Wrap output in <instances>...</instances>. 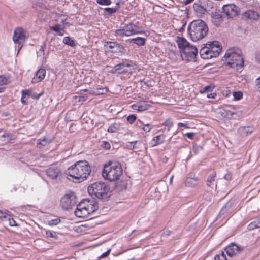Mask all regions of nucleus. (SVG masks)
I'll return each instance as SVG.
<instances>
[{
	"mask_svg": "<svg viewBox=\"0 0 260 260\" xmlns=\"http://www.w3.org/2000/svg\"><path fill=\"white\" fill-rule=\"evenodd\" d=\"M9 223L10 226L16 225V221L13 218H9Z\"/></svg>",
	"mask_w": 260,
	"mask_h": 260,
	"instance_id": "603ef678",
	"label": "nucleus"
},
{
	"mask_svg": "<svg viewBox=\"0 0 260 260\" xmlns=\"http://www.w3.org/2000/svg\"><path fill=\"white\" fill-rule=\"evenodd\" d=\"M163 125L167 127L168 131H169L170 129L172 127L173 125V122L171 119H168L163 123Z\"/></svg>",
	"mask_w": 260,
	"mask_h": 260,
	"instance_id": "c9c22d12",
	"label": "nucleus"
},
{
	"mask_svg": "<svg viewBox=\"0 0 260 260\" xmlns=\"http://www.w3.org/2000/svg\"><path fill=\"white\" fill-rule=\"evenodd\" d=\"M121 63L123 64V65H122L123 67H129L131 66V64L128 63Z\"/></svg>",
	"mask_w": 260,
	"mask_h": 260,
	"instance_id": "0e129e2a",
	"label": "nucleus"
},
{
	"mask_svg": "<svg viewBox=\"0 0 260 260\" xmlns=\"http://www.w3.org/2000/svg\"><path fill=\"white\" fill-rule=\"evenodd\" d=\"M122 65H123V64L121 63L116 64L114 67L116 68V69H117V71H118V70L122 69V68H123Z\"/></svg>",
	"mask_w": 260,
	"mask_h": 260,
	"instance_id": "13d9d810",
	"label": "nucleus"
},
{
	"mask_svg": "<svg viewBox=\"0 0 260 260\" xmlns=\"http://www.w3.org/2000/svg\"><path fill=\"white\" fill-rule=\"evenodd\" d=\"M126 36H129L136 34H138L136 30V26L133 24H129L126 25L124 28Z\"/></svg>",
	"mask_w": 260,
	"mask_h": 260,
	"instance_id": "f3484780",
	"label": "nucleus"
},
{
	"mask_svg": "<svg viewBox=\"0 0 260 260\" xmlns=\"http://www.w3.org/2000/svg\"><path fill=\"white\" fill-rule=\"evenodd\" d=\"M117 71V70L116 69V68L114 67L111 71V73H115Z\"/></svg>",
	"mask_w": 260,
	"mask_h": 260,
	"instance_id": "338daca9",
	"label": "nucleus"
},
{
	"mask_svg": "<svg viewBox=\"0 0 260 260\" xmlns=\"http://www.w3.org/2000/svg\"><path fill=\"white\" fill-rule=\"evenodd\" d=\"M137 143V141H134V142H128L129 145H127V146L128 147H129L131 149H135V146H134V145L133 144H136Z\"/></svg>",
	"mask_w": 260,
	"mask_h": 260,
	"instance_id": "6e6d98bb",
	"label": "nucleus"
},
{
	"mask_svg": "<svg viewBox=\"0 0 260 260\" xmlns=\"http://www.w3.org/2000/svg\"><path fill=\"white\" fill-rule=\"evenodd\" d=\"M214 86L210 85H208V86H206L205 87H204L202 90L201 91V92H211L213 90V89H214Z\"/></svg>",
	"mask_w": 260,
	"mask_h": 260,
	"instance_id": "ea45409f",
	"label": "nucleus"
},
{
	"mask_svg": "<svg viewBox=\"0 0 260 260\" xmlns=\"http://www.w3.org/2000/svg\"><path fill=\"white\" fill-rule=\"evenodd\" d=\"M256 58L257 61L260 62V52L257 53L256 55Z\"/></svg>",
	"mask_w": 260,
	"mask_h": 260,
	"instance_id": "e2e57ef3",
	"label": "nucleus"
},
{
	"mask_svg": "<svg viewBox=\"0 0 260 260\" xmlns=\"http://www.w3.org/2000/svg\"><path fill=\"white\" fill-rule=\"evenodd\" d=\"M248 227H249V229H250V230L253 229L254 228H259L260 227V218L258 219V222L256 225L254 224L253 223H251L249 225Z\"/></svg>",
	"mask_w": 260,
	"mask_h": 260,
	"instance_id": "de8ad7c7",
	"label": "nucleus"
},
{
	"mask_svg": "<svg viewBox=\"0 0 260 260\" xmlns=\"http://www.w3.org/2000/svg\"><path fill=\"white\" fill-rule=\"evenodd\" d=\"M243 17L248 19L256 20L259 18L258 13L253 10H248L243 14Z\"/></svg>",
	"mask_w": 260,
	"mask_h": 260,
	"instance_id": "a211bd4d",
	"label": "nucleus"
},
{
	"mask_svg": "<svg viewBox=\"0 0 260 260\" xmlns=\"http://www.w3.org/2000/svg\"><path fill=\"white\" fill-rule=\"evenodd\" d=\"M200 54L201 57L203 59H210L211 58V54L210 53V51L207 46V44H206L205 46L202 47L200 51Z\"/></svg>",
	"mask_w": 260,
	"mask_h": 260,
	"instance_id": "6ab92c4d",
	"label": "nucleus"
},
{
	"mask_svg": "<svg viewBox=\"0 0 260 260\" xmlns=\"http://www.w3.org/2000/svg\"><path fill=\"white\" fill-rule=\"evenodd\" d=\"M101 147L106 150H108L110 148V144L109 142L106 141L102 142Z\"/></svg>",
	"mask_w": 260,
	"mask_h": 260,
	"instance_id": "a18cd8bd",
	"label": "nucleus"
},
{
	"mask_svg": "<svg viewBox=\"0 0 260 260\" xmlns=\"http://www.w3.org/2000/svg\"><path fill=\"white\" fill-rule=\"evenodd\" d=\"M46 173L49 177L54 179L60 173V170L56 166L53 165L47 169Z\"/></svg>",
	"mask_w": 260,
	"mask_h": 260,
	"instance_id": "4468645a",
	"label": "nucleus"
},
{
	"mask_svg": "<svg viewBox=\"0 0 260 260\" xmlns=\"http://www.w3.org/2000/svg\"><path fill=\"white\" fill-rule=\"evenodd\" d=\"M187 31L190 39L196 42L202 39L207 35L208 27L204 21L198 19L193 20L189 24Z\"/></svg>",
	"mask_w": 260,
	"mask_h": 260,
	"instance_id": "7ed1b4c3",
	"label": "nucleus"
},
{
	"mask_svg": "<svg viewBox=\"0 0 260 260\" xmlns=\"http://www.w3.org/2000/svg\"><path fill=\"white\" fill-rule=\"evenodd\" d=\"M42 93H40L38 95H34L33 97L36 99H38L42 95Z\"/></svg>",
	"mask_w": 260,
	"mask_h": 260,
	"instance_id": "774afa93",
	"label": "nucleus"
},
{
	"mask_svg": "<svg viewBox=\"0 0 260 260\" xmlns=\"http://www.w3.org/2000/svg\"><path fill=\"white\" fill-rule=\"evenodd\" d=\"M74 98L76 100V102H78L80 104H82L87 99L88 96L87 94L76 95Z\"/></svg>",
	"mask_w": 260,
	"mask_h": 260,
	"instance_id": "c756f323",
	"label": "nucleus"
},
{
	"mask_svg": "<svg viewBox=\"0 0 260 260\" xmlns=\"http://www.w3.org/2000/svg\"><path fill=\"white\" fill-rule=\"evenodd\" d=\"M102 174L105 179L110 181L118 180L122 174L121 164L117 161H109L104 165Z\"/></svg>",
	"mask_w": 260,
	"mask_h": 260,
	"instance_id": "423d86ee",
	"label": "nucleus"
},
{
	"mask_svg": "<svg viewBox=\"0 0 260 260\" xmlns=\"http://www.w3.org/2000/svg\"><path fill=\"white\" fill-rule=\"evenodd\" d=\"M31 92V90H25L22 91V94L26 98V95H30Z\"/></svg>",
	"mask_w": 260,
	"mask_h": 260,
	"instance_id": "8fccbe9b",
	"label": "nucleus"
},
{
	"mask_svg": "<svg viewBox=\"0 0 260 260\" xmlns=\"http://www.w3.org/2000/svg\"><path fill=\"white\" fill-rule=\"evenodd\" d=\"M52 142L50 139L44 137L42 139H39L37 141V147L39 148H42L43 146L48 145Z\"/></svg>",
	"mask_w": 260,
	"mask_h": 260,
	"instance_id": "4be33fe9",
	"label": "nucleus"
},
{
	"mask_svg": "<svg viewBox=\"0 0 260 260\" xmlns=\"http://www.w3.org/2000/svg\"><path fill=\"white\" fill-rule=\"evenodd\" d=\"M98 209V206L95 201L84 199L77 205L74 214L78 218H88Z\"/></svg>",
	"mask_w": 260,
	"mask_h": 260,
	"instance_id": "39448f33",
	"label": "nucleus"
},
{
	"mask_svg": "<svg viewBox=\"0 0 260 260\" xmlns=\"http://www.w3.org/2000/svg\"><path fill=\"white\" fill-rule=\"evenodd\" d=\"M109 187L103 182H94L88 187L89 194L93 198L104 199L108 197Z\"/></svg>",
	"mask_w": 260,
	"mask_h": 260,
	"instance_id": "0eeeda50",
	"label": "nucleus"
},
{
	"mask_svg": "<svg viewBox=\"0 0 260 260\" xmlns=\"http://www.w3.org/2000/svg\"><path fill=\"white\" fill-rule=\"evenodd\" d=\"M110 251H111V250L109 249L107 251L103 253L100 256H99V258H103L106 257L107 256H108L110 254Z\"/></svg>",
	"mask_w": 260,
	"mask_h": 260,
	"instance_id": "3c124183",
	"label": "nucleus"
},
{
	"mask_svg": "<svg viewBox=\"0 0 260 260\" xmlns=\"http://www.w3.org/2000/svg\"><path fill=\"white\" fill-rule=\"evenodd\" d=\"M150 105L146 103H137L134 104L132 107L134 110L138 111H143L147 110L150 107Z\"/></svg>",
	"mask_w": 260,
	"mask_h": 260,
	"instance_id": "412c9836",
	"label": "nucleus"
},
{
	"mask_svg": "<svg viewBox=\"0 0 260 260\" xmlns=\"http://www.w3.org/2000/svg\"><path fill=\"white\" fill-rule=\"evenodd\" d=\"M233 96L235 100H240L242 97V93L241 92H234Z\"/></svg>",
	"mask_w": 260,
	"mask_h": 260,
	"instance_id": "c03bdc74",
	"label": "nucleus"
},
{
	"mask_svg": "<svg viewBox=\"0 0 260 260\" xmlns=\"http://www.w3.org/2000/svg\"><path fill=\"white\" fill-rule=\"evenodd\" d=\"M225 66L237 70L243 66L244 61L241 55V51L238 48H233L228 49L224 57Z\"/></svg>",
	"mask_w": 260,
	"mask_h": 260,
	"instance_id": "20e7f679",
	"label": "nucleus"
},
{
	"mask_svg": "<svg viewBox=\"0 0 260 260\" xmlns=\"http://www.w3.org/2000/svg\"><path fill=\"white\" fill-rule=\"evenodd\" d=\"M51 29L58 32L60 36L63 35V33L61 32V30L59 25H56L55 26H52L51 27Z\"/></svg>",
	"mask_w": 260,
	"mask_h": 260,
	"instance_id": "4c0bfd02",
	"label": "nucleus"
},
{
	"mask_svg": "<svg viewBox=\"0 0 260 260\" xmlns=\"http://www.w3.org/2000/svg\"><path fill=\"white\" fill-rule=\"evenodd\" d=\"M178 127H184L185 128H188V127L186 124L181 123V122H179L178 123Z\"/></svg>",
	"mask_w": 260,
	"mask_h": 260,
	"instance_id": "4d7b16f0",
	"label": "nucleus"
},
{
	"mask_svg": "<svg viewBox=\"0 0 260 260\" xmlns=\"http://www.w3.org/2000/svg\"><path fill=\"white\" fill-rule=\"evenodd\" d=\"M215 173H213L208 176L207 180V185L208 186L211 187L213 184V183L215 180Z\"/></svg>",
	"mask_w": 260,
	"mask_h": 260,
	"instance_id": "c85d7f7f",
	"label": "nucleus"
},
{
	"mask_svg": "<svg viewBox=\"0 0 260 260\" xmlns=\"http://www.w3.org/2000/svg\"><path fill=\"white\" fill-rule=\"evenodd\" d=\"M226 206H224L221 210L220 212V214H223L226 211Z\"/></svg>",
	"mask_w": 260,
	"mask_h": 260,
	"instance_id": "052dcab7",
	"label": "nucleus"
},
{
	"mask_svg": "<svg viewBox=\"0 0 260 260\" xmlns=\"http://www.w3.org/2000/svg\"><path fill=\"white\" fill-rule=\"evenodd\" d=\"M8 211L5 210L4 212L0 210V218H6L8 215Z\"/></svg>",
	"mask_w": 260,
	"mask_h": 260,
	"instance_id": "09e8293b",
	"label": "nucleus"
},
{
	"mask_svg": "<svg viewBox=\"0 0 260 260\" xmlns=\"http://www.w3.org/2000/svg\"><path fill=\"white\" fill-rule=\"evenodd\" d=\"M28 32L22 27H17L14 32L13 40L16 44H17V48L19 51L23 46V42L28 38Z\"/></svg>",
	"mask_w": 260,
	"mask_h": 260,
	"instance_id": "6e6552de",
	"label": "nucleus"
},
{
	"mask_svg": "<svg viewBox=\"0 0 260 260\" xmlns=\"http://www.w3.org/2000/svg\"><path fill=\"white\" fill-rule=\"evenodd\" d=\"M45 235L48 238H52L55 239L57 238V236L55 232L49 230L45 231Z\"/></svg>",
	"mask_w": 260,
	"mask_h": 260,
	"instance_id": "72a5a7b5",
	"label": "nucleus"
},
{
	"mask_svg": "<svg viewBox=\"0 0 260 260\" xmlns=\"http://www.w3.org/2000/svg\"><path fill=\"white\" fill-rule=\"evenodd\" d=\"M96 2L101 5H109L111 3V0H96Z\"/></svg>",
	"mask_w": 260,
	"mask_h": 260,
	"instance_id": "a19ab883",
	"label": "nucleus"
},
{
	"mask_svg": "<svg viewBox=\"0 0 260 260\" xmlns=\"http://www.w3.org/2000/svg\"><path fill=\"white\" fill-rule=\"evenodd\" d=\"M253 129L252 128L248 126H243L239 128L238 132L240 135L242 137L246 136L250 134Z\"/></svg>",
	"mask_w": 260,
	"mask_h": 260,
	"instance_id": "aec40b11",
	"label": "nucleus"
},
{
	"mask_svg": "<svg viewBox=\"0 0 260 260\" xmlns=\"http://www.w3.org/2000/svg\"><path fill=\"white\" fill-rule=\"evenodd\" d=\"M136 120V116L135 115L132 114L127 117V121L130 123L133 124Z\"/></svg>",
	"mask_w": 260,
	"mask_h": 260,
	"instance_id": "79ce46f5",
	"label": "nucleus"
},
{
	"mask_svg": "<svg viewBox=\"0 0 260 260\" xmlns=\"http://www.w3.org/2000/svg\"><path fill=\"white\" fill-rule=\"evenodd\" d=\"M198 185V178H188L186 181V185L194 187Z\"/></svg>",
	"mask_w": 260,
	"mask_h": 260,
	"instance_id": "bb28decb",
	"label": "nucleus"
},
{
	"mask_svg": "<svg viewBox=\"0 0 260 260\" xmlns=\"http://www.w3.org/2000/svg\"><path fill=\"white\" fill-rule=\"evenodd\" d=\"M193 9L199 16H202L206 12L205 9L203 6L196 3L193 5Z\"/></svg>",
	"mask_w": 260,
	"mask_h": 260,
	"instance_id": "5701e85b",
	"label": "nucleus"
},
{
	"mask_svg": "<svg viewBox=\"0 0 260 260\" xmlns=\"http://www.w3.org/2000/svg\"><path fill=\"white\" fill-rule=\"evenodd\" d=\"M7 81L8 80L6 78L3 76H0V93L3 92L5 90Z\"/></svg>",
	"mask_w": 260,
	"mask_h": 260,
	"instance_id": "cd10ccee",
	"label": "nucleus"
},
{
	"mask_svg": "<svg viewBox=\"0 0 260 260\" xmlns=\"http://www.w3.org/2000/svg\"><path fill=\"white\" fill-rule=\"evenodd\" d=\"M152 127H153V126L151 124H145L144 125V126L142 127V128L144 131H145L146 132H148L151 131V129L152 128Z\"/></svg>",
	"mask_w": 260,
	"mask_h": 260,
	"instance_id": "49530a36",
	"label": "nucleus"
},
{
	"mask_svg": "<svg viewBox=\"0 0 260 260\" xmlns=\"http://www.w3.org/2000/svg\"><path fill=\"white\" fill-rule=\"evenodd\" d=\"M216 95V94L215 93H211L208 94L207 95V97L208 98H214Z\"/></svg>",
	"mask_w": 260,
	"mask_h": 260,
	"instance_id": "680f3d73",
	"label": "nucleus"
},
{
	"mask_svg": "<svg viewBox=\"0 0 260 260\" xmlns=\"http://www.w3.org/2000/svg\"><path fill=\"white\" fill-rule=\"evenodd\" d=\"M133 41L134 43L138 45H143L145 44V39L141 37H137L133 39Z\"/></svg>",
	"mask_w": 260,
	"mask_h": 260,
	"instance_id": "473e14b6",
	"label": "nucleus"
},
{
	"mask_svg": "<svg viewBox=\"0 0 260 260\" xmlns=\"http://www.w3.org/2000/svg\"><path fill=\"white\" fill-rule=\"evenodd\" d=\"M91 172V167L88 162L86 160H80L70 166L67 170V174L73 178L82 181L90 175Z\"/></svg>",
	"mask_w": 260,
	"mask_h": 260,
	"instance_id": "f257e3e1",
	"label": "nucleus"
},
{
	"mask_svg": "<svg viewBox=\"0 0 260 260\" xmlns=\"http://www.w3.org/2000/svg\"><path fill=\"white\" fill-rule=\"evenodd\" d=\"M76 203V197L73 193H66L60 200V206L65 210L72 209Z\"/></svg>",
	"mask_w": 260,
	"mask_h": 260,
	"instance_id": "1a4fd4ad",
	"label": "nucleus"
},
{
	"mask_svg": "<svg viewBox=\"0 0 260 260\" xmlns=\"http://www.w3.org/2000/svg\"><path fill=\"white\" fill-rule=\"evenodd\" d=\"M25 98V97L24 96V95H23L22 94V96H21V102L23 104H25L26 103V101L24 100V99Z\"/></svg>",
	"mask_w": 260,
	"mask_h": 260,
	"instance_id": "69168bd1",
	"label": "nucleus"
},
{
	"mask_svg": "<svg viewBox=\"0 0 260 260\" xmlns=\"http://www.w3.org/2000/svg\"><path fill=\"white\" fill-rule=\"evenodd\" d=\"M60 222L59 218H55L48 221V224L51 226L56 225Z\"/></svg>",
	"mask_w": 260,
	"mask_h": 260,
	"instance_id": "58836bf2",
	"label": "nucleus"
},
{
	"mask_svg": "<svg viewBox=\"0 0 260 260\" xmlns=\"http://www.w3.org/2000/svg\"><path fill=\"white\" fill-rule=\"evenodd\" d=\"M63 42L72 47L75 46V41L69 37H65L63 40Z\"/></svg>",
	"mask_w": 260,
	"mask_h": 260,
	"instance_id": "7c9ffc66",
	"label": "nucleus"
},
{
	"mask_svg": "<svg viewBox=\"0 0 260 260\" xmlns=\"http://www.w3.org/2000/svg\"><path fill=\"white\" fill-rule=\"evenodd\" d=\"M255 83L258 90L260 92V77L256 79Z\"/></svg>",
	"mask_w": 260,
	"mask_h": 260,
	"instance_id": "5fc2aeb1",
	"label": "nucleus"
},
{
	"mask_svg": "<svg viewBox=\"0 0 260 260\" xmlns=\"http://www.w3.org/2000/svg\"><path fill=\"white\" fill-rule=\"evenodd\" d=\"M176 42L183 60L186 61L196 60L198 50L194 46L190 45L185 38L181 37H177Z\"/></svg>",
	"mask_w": 260,
	"mask_h": 260,
	"instance_id": "f03ea898",
	"label": "nucleus"
},
{
	"mask_svg": "<svg viewBox=\"0 0 260 260\" xmlns=\"http://www.w3.org/2000/svg\"><path fill=\"white\" fill-rule=\"evenodd\" d=\"M165 140V136L162 135L156 136L152 139L153 145H157L162 143Z\"/></svg>",
	"mask_w": 260,
	"mask_h": 260,
	"instance_id": "b1692460",
	"label": "nucleus"
},
{
	"mask_svg": "<svg viewBox=\"0 0 260 260\" xmlns=\"http://www.w3.org/2000/svg\"><path fill=\"white\" fill-rule=\"evenodd\" d=\"M156 189L159 192H160L161 191L165 192V190L167 189V185L164 182H160L158 185V186L157 187Z\"/></svg>",
	"mask_w": 260,
	"mask_h": 260,
	"instance_id": "2f4dec72",
	"label": "nucleus"
},
{
	"mask_svg": "<svg viewBox=\"0 0 260 260\" xmlns=\"http://www.w3.org/2000/svg\"><path fill=\"white\" fill-rule=\"evenodd\" d=\"M12 139H13V135L9 133L5 132L0 136V140L4 142H9Z\"/></svg>",
	"mask_w": 260,
	"mask_h": 260,
	"instance_id": "a878e982",
	"label": "nucleus"
},
{
	"mask_svg": "<svg viewBox=\"0 0 260 260\" xmlns=\"http://www.w3.org/2000/svg\"><path fill=\"white\" fill-rule=\"evenodd\" d=\"M115 33L116 36H125V30L124 28L122 29H117L115 30Z\"/></svg>",
	"mask_w": 260,
	"mask_h": 260,
	"instance_id": "37998d69",
	"label": "nucleus"
},
{
	"mask_svg": "<svg viewBox=\"0 0 260 260\" xmlns=\"http://www.w3.org/2000/svg\"><path fill=\"white\" fill-rule=\"evenodd\" d=\"M46 70L44 69L40 68L36 74V77L32 79V83H37L42 81L45 76Z\"/></svg>",
	"mask_w": 260,
	"mask_h": 260,
	"instance_id": "2eb2a0df",
	"label": "nucleus"
},
{
	"mask_svg": "<svg viewBox=\"0 0 260 260\" xmlns=\"http://www.w3.org/2000/svg\"><path fill=\"white\" fill-rule=\"evenodd\" d=\"M226 206H224L221 210L220 212V214H223L226 211Z\"/></svg>",
	"mask_w": 260,
	"mask_h": 260,
	"instance_id": "bf43d9fd",
	"label": "nucleus"
},
{
	"mask_svg": "<svg viewBox=\"0 0 260 260\" xmlns=\"http://www.w3.org/2000/svg\"><path fill=\"white\" fill-rule=\"evenodd\" d=\"M105 15H111L116 12L117 9L114 8H106L104 9Z\"/></svg>",
	"mask_w": 260,
	"mask_h": 260,
	"instance_id": "e433bc0d",
	"label": "nucleus"
},
{
	"mask_svg": "<svg viewBox=\"0 0 260 260\" xmlns=\"http://www.w3.org/2000/svg\"><path fill=\"white\" fill-rule=\"evenodd\" d=\"M215 260H227L226 255L223 251H222L218 254H217L214 257Z\"/></svg>",
	"mask_w": 260,
	"mask_h": 260,
	"instance_id": "f704fd0d",
	"label": "nucleus"
},
{
	"mask_svg": "<svg viewBox=\"0 0 260 260\" xmlns=\"http://www.w3.org/2000/svg\"><path fill=\"white\" fill-rule=\"evenodd\" d=\"M107 46L109 48V51L113 53H116L118 54H122L124 52V49L123 47L116 42H109L107 43Z\"/></svg>",
	"mask_w": 260,
	"mask_h": 260,
	"instance_id": "ddd939ff",
	"label": "nucleus"
},
{
	"mask_svg": "<svg viewBox=\"0 0 260 260\" xmlns=\"http://www.w3.org/2000/svg\"><path fill=\"white\" fill-rule=\"evenodd\" d=\"M84 91L85 92H87L89 94H90L100 95L106 93L108 91V89L107 87H101L94 89H85Z\"/></svg>",
	"mask_w": 260,
	"mask_h": 260,
	"instance_id": "dca6fc26",
	"label": "nucleus"
},
{
	"mask_svg": "<svg viewBox=\"0 0 260 260\" xmlns=\"http://www.w3.org/2000/svg\"><path fill=\"white\" fill-rule=\"evenodd\" d=\"M185 136L190 139H192L194 136V133H187L185 134Z\"/></svg>",
	"mask_w": 260,
	"mask_h": 260,
	"instance_id": "864d4df0",
	"label": "nucleus"
},
{
	"mask_svg": "<svg viewBox=\"0 0 260 260\" xmlns=\"http://www.w3.org/2000/svg\"><path fill=\"white\" fill-rule=\"evenodd\" d=\"M243 250V247L238 246L237 245L234 243H231L225 249V250L227 254L231 257L239 254Z\"/></svg>",
	"mask_w": 260,
	"mask_h": 260,
	"instance_id": "f8f14e48",
	"label": "nucleus"
},
{
	"mask_svg": "<svg viewBox=\"0 0 260 260\" xmlns=\"http://www.w3.org/2000/svg\"><path fill=\"white\" fill-rule=\"evenodd\" d=\"M210 51L211 58L218 56L221 51V46L218 41L209 42L206 43Z\"/></svg>",
	"mask_w": 260,
	"mask_h": 260,
	"instance_id": "9d476101",
	"label": "nucleus"
},
{
	"mask_svg": "<svg viewBox=\"0 0 260 260\" xmlns=\"http://www.w3.org/2000/svg\"><path fill=\"white\" fill-rule=\"evenodd\" d=\"M222 12L229 18H234L238 13V8L234 4L224 5L222 8Z\"/></svg>",
	"mask_w": 260,
	"mask_h": 260,
	"instance_id": "9b49d317",
	"label": "nucleus"
},
{
	"mask_svg": "<svg viewBox=\"0 0 260 260\" xmlns=\"http://www.w3.org/2000/svg\"><path fill=\"white\" fill-rule=\"evenodd\" d=\"M120 129V123H114L112 124L108 128V132L109 133H115Z\"/></svg>",
	"mask_w": 260,
	"mask_h": 260,
	"instance_id": "393cba45",
	"label": "nucleus"
}]
</instances>
